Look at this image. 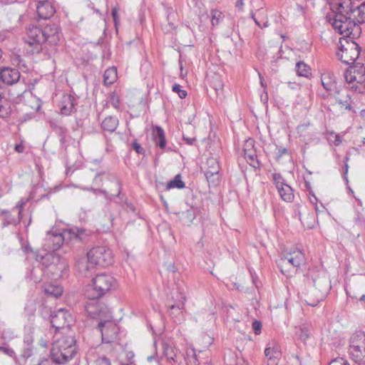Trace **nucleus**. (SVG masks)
I'll use <instances>...</instances> for the list:
<instances>
[{"label":"nucleus","mask_w":365,"mask_h":365,"mask_svg":"<svg viewBox=\"0 0 365 365\" xmlns=\"http://www.w3.org/2000/svg\"><path fill=\"white\" fill-rule=\"evenodd\" d=\"M59 29L56 24H49L43 29L37 26H30L24 38L26 43L33 47L31 52L38 53L41 50V45L44 42L49 44H57L61 39Z\"/></svg>","instance_id":"f257e3e1"},{"label":"nucleus","mask_w":365,"mask_h":365,"mask_svg":"<svg viewBox=\"0 0 365 365\" xmlns=\"http://www.w3.org/2000/svg\"><path fill=\"white\" fill-rule=\"evenodd\" d=\"M36 261L41 264L43 272L52 279H57L63 276L67 264L58 255L49 250L36 252Z\"/></svg>","instance_id":"f03ea898"},{"label":"nucleus","mask_w":365,"mask_h":365,"mask_svg":"<svg viewBox=\"0 0 365 365\" xmlns=\"http://www.w3.org/2000/svg\"><path fill=\"white\" fill-rule=\"evenodd\" d=\"M51 349V359L63 364L73 359L76 352V341L71 336L56 335Z\"/></svg>","instance_id":"7ed1b4c3"},{"label":"nucleus","mask_w":365,"mask_h":365,"mask_svg":"<svg viewBox=\"0 0 365 365\" xmlns=\"http://www.w3.org/2000/svg\"><path fill=\"white\" fill-rule=\"evenodd\" d=\"M117 287V281L113 276L106 274H97L91 283L86 286L84 294L88 299L95 300L106 296Z\"/></svg>","instance_id":"20e7f679"},{"label":"nucleus","mask_w":365,"mask_h":365,"mask_svg":"<svg viewBox=\"0 0 365 365\" xmlns=\"http://www.w3.org/2000/svg\"><path fill=\"white\" fill-rule=\"evenodd\" d=\"M327 21L331 24L334 29L339 34L355 39L360 36L361 27L350 16L341 14H329L327 16Z\"/></svg>","instance_id":"39448f33"},{"label":"nucleus","mask_w":365,"mask_h":365,"mask_svg":"<svg viewBox=\"0 0 365 365\" xmlns=\"http://www.w3.org/2000/svg\"><path fill=\"white\" fill-rule=\"evenodd\" d=\"M344 78L350 90L359 93H365V65L357 64L346 70Z\"/></svg>","instance_id":"423d86ee"},{"label":"nucleus","mask_w":365,"mask_h":365,"mask_svg":"<svg viewBox=\"0 0 365 365\" xmlns=\"http://www.w3.org/2000/svg\"><path fill=\"white\" fill-rule=\"evenodd\" d=\"M340 46L336 56L339 59L346 65L352 64L359 58L360 50L359 45L354 39L340 38Z\"/></svg>","instance_id":"0eeeda50"},{"label":"nucleus","mask_w":365,"mask_h":365,"mask_svg":"<svg viewBox=\"0 0 365 365\" xmlns=\"http://www.w3.org/2000/svg\"><path fill=\"white\" fill-rule=\"evenodd\" d=\"M349 354L358 364L365 363V333L358 331L350 338Z\"/></svg>","instance_id":"6e6552de"},{"label":"nucleus","mask_w":365,"mask_h":365,"mask_svg":"<svg viewBox=\"0 0 365 365\" xmlns=\"http://www.w3.org/2000/svg\"><path fill=\"white\" fill-rule=\"evenodd\" d=\"M88 259L93 265L107 267L113 264L112 250L106 246H96L88 252Z\"/></svg>","instance_id":"1a4fd4ad"},{"label":"nucleus","mask_w":365,"mask_h":365,"mask_svg":"<svg viewBox=\"0 0 365 365\" xmlns=\"http://www.w3.org/2000/svg\"><path fill=\"white\" fill-rule=\"evenodd\" d=\"M305 263L304 254L302 250L297 249L281 256L278 262V266L281 271L284 273L286 271L284 269H289L290 267L299 268Z\"/></svg>","instance_id":"9d476101"},{"label":"nucleus","mask_w":365,"mask_h":365,"mask_svg":"<svg viewBox=\"0 0 365 365\" xmlns=\"http://www.w3.org/2000/svg\"><path fill=\"white\" fill-rule=\"evenodd\" d=\"M98 329L101 333L102 342L109 344L113 342L117 339L118 327L113 320V317L110 313L105 318H101L98 324Z\"/></svg>","instance_id":"9b49d317"},{"label":"nucleus","mask_w":365,"mask_h":365,"mask_svg":"<svg viewBox=\"0 0 365 365\" xmlns=\"http://www.w3.org/2000/svg\"><path fill=\"white\" fill-rule=\"evenodd\" d=\"M186 297L185 293L178 292L175 297L171 299V303L168 304V314L175 323H182L185 320V304Z\"/></svg>","instance_id":"f8f14e48"},{"label":"nucleus","mask_w":365,"mask_h":365,"mask_svg":"<svg viewBox=\"0 0 365 365\" xmlns=\"http://www.w3.org/2000/svg\"><path fill=\"white\" fill-rule=\"evenodd\" d=\"M68 243V237L66 235V230L60 232L56 228H53L46 232L43 240V247L45 250L54 252L58 250L63 243Z\"/></svg>","instance_id":"ddd939ff"},{"label":"nucleus","mask_w":365,"mask_h":365,"mask_svg":"<svg viewBox=\"0 0 365 365\" xmlns=\"http://www.w3.org/2000/svg\"><path fill=\"white\" fill-rule=\"evenodd\" d=\"M51 324L56 329L69 327L73 321L71 315L65 309H59L51 314Z\"/></svg>","instance_id":"4468645a"},{"label":"nucleus","mask_w":365,"mask_h":365,"mask_svg":"<svg viewBox=\"0 0 365 365\" xmlns=\"http://www.w3.org/2000/svg\"><path fill=\"white\" fill-rule=\"evenodd\" d=\"M348 88H340L333 93H329L330 96L333 95L334 99L339 105L341 110L354 111L352 107V100L350 93H349Z\"/></svg>","instance_id":"2eb2a0df"},{"label":"nucleus","mask_w":365,"mask_h":365,"mask_svg":"<svg viewBox=\"0 0 365 365\" xmlns=\"http://www.w3.org/2000/svg\"><path fill=\"white\" fill-rule=\"evenodd\" d=\"M244 154L247 162L253 168H259L260 163L257 158V151L255 148V141L249 138L244 144Z\"/></svg>","instance_id":"dca6fc26"},{"label":"nucleus","mask_w":365,"mask_h":365,"mask_svg":"<svg viewBox=\"0 0 365 365\" xmlns=\"http://www.w3.org/2000/svg\"><path fill=\"white\" fill-rule=\"evenodd\" d=\"M328 292V286H325L321 289L313 287L309 293L307 294V298L304 299L306 303L312 307H315L321 301H323L326 297Z\"/></svg>","instance_id":"f3484780"},{"label":"nucleus","mask_w":365,"mask_h":365,"mask_svg":"<svg viewBox=\"0 0 365 365\" xmlns=\"http://www.w3.org/2000/svg\"><path fill=\"white\" fill-rule=\"evenodd\" d=\"M86 310L91 317L98 319L99 321H101V318H105L110 313L106 306H101L96 302L88 303L86 306Z\"/></svg>","instance_id":"a211bd4d"},{"label":"nucleus","mask_w":365,"mask_h":365,"mask_svg":"<svg viewBox=\"0 0 365 365\" xmlns=\"http://www.w3.org/2000/svg\"><path fill=\"white\" fill-rule=\"evenodd\" d=\"M38 16L42 19H48L56 13V8L51 0L38 3L36 5Z\"/></svg>","instance_id":"6ab92c4d"},{"label":"nucleus","mask_w":365,"mask_h":365,"mask_svg":"<svg viewBox=\"0 0 365 365\" xmlns=\"http://www.w3.org/2000/svg\"><path fill=\"white\" fill-rule=\"evenodd\" d=\"M333 14H341L342 15H349L354 14V8L352 6L351 0H337L331 4Z\"/></svg>","instance_id":"aec40b11"},{"label":"nucleus","mask_w":365,"mask_h":365,"mask_svg":"<svg viewBox=\"0 0 365 365\" xmlns=\"http://www.w3.org/2000/svg\"><path fill=\"white\" fill-rule=\"evenodd\" d=\"M321 81L324 88L327 91L330 92V93H333L336 90L340 88L337 86L336 76L332 72L329 71H325L322 74Z\"/></svg>","instance_id":"412c9836"},{"label":"nucleus","mask_w":365,"mask_h":365,"mask_svg":"<svg viewBox=\"0 0 365 365\" xmlns=\"http://www.w3.org/2000/svg\"><path fill=\"white\" fill-rule=\"evenodd\" d=\"M91 233V232L90 230L77 227L66 230V235H67L68 237L69 242L77 240L84 242L87 240Z\"/></svg>","instance_id":"4be33fe9"},{"label":"nucleus","mask_w":365,"mask_h":365,"mask_svg":"<svg viewBox=\"0 0 365 365\" xmlns=\"http://www.w3.org/2000/svg\"><path fill=\"white\" fill-rule=\"evenodd\" d=\"M20 73L16 68H4L0 71V79L3 83L12 85L19 81Z\"/></svg>","instance_id":"5701e85b"},{"label":"nucleus","mask_w":365,"mask_h":365,"mask_svg":"<svg viewBox=\"0 0 365 365\" xmlns=\"http://www.w3.org/2000/svg\"><path fill=\"white\" fill-rule=\"evenodd\" d=\"M108 178L113 181L115 184V186L116 187V195H109L106 190L102 189H93L91 188L90 190H93L94 193H101L105 195V197L106 200H113L115 197H117L118 198H120V193H121V184L120 181L117 179V178L113 175H108Z\"/></svg>","instance_id":"b1692460"},{"label":"nucleus","mask_w":365,"mask_h":365,"mask_svg":"<svg viewBox=\"0 0 365 365\" xmlns=\"http://www.w3.org/2000/svg\"><path fill=\"white\" fill-rule=\"evenodd\" d=\"M208 168L205 171V175L208 182H215L218 180L220 166L216 159L211 158L207 161Z\"/></svg>","instance_id":"393cba45"},{"label":"nucleus","mask_w":365,"mask_h":365,"mask_svg":"<svg viewBox=\"0 0 365 365\" xmlns=\"http://www.w3.org/2000/svg\"><path fill=\"white\" fill-rule=\"evenodd\" d=\"M162 347L167 359L173 362H176L178 350L174 346L173 341H163Z\"/></svg>","instance_id":"a878e982"},{"label":"nucleus","mask_w":365,"mask_h":365,"mask_svg":"<svg viewBox=\"0 0 365 365\" xmlns=\"http://www.w3.org/2000/svg\"><path fill=\"white\" fill-rule=\"evenodd\" d=\"M75 99L70 95L64 96L59 104L62 114L68 115L71 113L74 108Z\"/></svg>","instance_id":"bb28decb"},{"label":"nucleus","mask_w":365,"mask_h":365,"mask_svg":"<svg viewBox=\"0 0 365 365\" xmlns=\"http://www.w3.org/2000/svg\"><path fill=\"white\" fill-rule=\"evenodd\" d=\"M93 264L90 263L88 259V255L86 257H78L75 264V267L78 272L83 276H87V274L91 271Z\"/></svg>","instance_id":"cd10ccee"},{"label":"nucleus","mask_w":365,"mask_h":365,"mask_svg":"<svg viewBox=\"0 0 365 365\" xmlns=\"http://www.w3.org/2000/svg\"><path fill=\"white\" fill-rule=\"evenodd\" d=\"M118 125V119L115 116L106 117L101 123L102 128L108 132H114Z\"/></svg>","instance_id":"c85d7f7f"},{"label":"nucleus","mask_w":365,"mask_h":365,"mask_svg":"<svg viewBox=\"0 0 365 365\" xmlns=\"http://www.w3.org/2000/svg\"><path fill=\"white\" fill-rule=\"evenodd\" d=\"M11 110V103L0 95V118H8Z\"/></svg>","instance_id":"c756f323"},{"label":"nucleus","mask_w":365,"mask_h":365,"mask_svg":"<svg viewBox=\"0 0 365 365\" xmlns=\"http://www.w3.org/2000/svg\"><path fill=\"white\" fill-rule=\"evenodd\" d=\"M282 199L286 202H292L294 199L292 188L287 184L279 187L277 190Z\"/></svg>","instance_id":"7c9ffc66"},{"label":"nucleus","mask_w":365,"mask_h":365,"mask_svg":"<svg viewBox=\"0 0 365 365\" xmlns=\"http://www.w3.org/2000/svg\"><path fill=\"white\" fill-rule=\"evenodd\" d=\"M117 79V69L110 67L106 69L103 75V82L106 86L111 85Z\"/></svg>","instance_id":"2f4dec72"},{"label":"nucleus","mask_w":365,"mask_h":365,"mask_svg":"<svg viewBox=\"0 0 365 365\" xmlns=\"http://www.w3.org/2000/svg\"><path fill=\"white\" fill-rule=\"evenodd\" d=\"M154 140L155 144L160 148H164L165 147L166 140L165 133L163 128L159 126H157L154 131Z\"/></svg>","instance_id":"473e14b6"},{"label":"nucleus","mask_w":365,"mask_h":365,"mask_svg":"<svg viewBox=\"0 0 365 365\" xmlns=\"http://www.w3.org/2000/svg\"><path fill=\"white\" fill-rule=\"evenodd\" d=\"M46 274V273L43 272V268L38 266L33 267L30 270L29 273L27 274V277H29L30 279L35 282H39L43 281V277Z\"/></svg>","instance_id":"72a5a7b5"},{"label":"nucleus","mask_w":365,"mask_h":365,"mask_svg":"<svg viewBox=\"0 0 365 365\" xmlns=\"http://www.w3.org/2000/svg\"><path fill=\"white\" fill-rule=\"evenodd\" d=\"M44 292L48 296L58 298L61 295L63 289L62 287L58 285L49 284L45 286Z\"/></svg>","instance_id":"f704fd0d"},{"label":"nucleus","mask_w":365,"mask_h":365,"mask_svg":"<svg viewBox=\"0 0 365 365\" xmlns=\"http://www.w3.org/2000/svg\"><path fill=\"white\" fill-rule=\"evenodd\" d=\"M295 68L297 74L299 76L308 77L311 74L309 66L303 61L297 62Z\"/></svg>","instance_id":"c9c22d12"},{"label":"nucleus","mask_w":365,"mask_h":365,"mask_svg":"<svg viewBox=\"0 0 365 365\" xmlns=\"http://www.w3.org/2000/svg\"><path fill=\"white\" fill-rule=\"evenodd\" d=\"M185 182L182 181L180 175H177L173 180L168 182L166 189L170 190L171 188L182 189L185 187Z\"/></svg>","instance_id":"e433bc0d"},{"label":"nucleus","mask_w":365,"mask_h":365,"mask_svg":"<svg viewBox=\"0 0 365 365\" xmlns=\"http://www.w3.org/2000/svg\"><path fill=\"white\" fill-rule=\"evenodd\" d=\"M353 16L355 19L354 21L359 25L365 23V12L363 10L357 9L356 6L354 8V14H353Z\"/></svg>","instance_id":"4c0bfd02"},{"label":"nucleus","mask_w":365,"mask_h":365,"mask_svg":"<svg viewBox=\"0 0 365 365\" xmlns=\"http://www.w3.org/2000/svg\"><path fill=\"white\" fill-rule=\"evenodd\" d=\"M264 354L267 357L269 358V360H272V359L277 357L279 352L277 347H271L270 346H267L264 350Z\"/></svg>","instance_id":"58836bf2"},{"label":"nucleus","mask_w":365,"mask_h":365,"mask_svg":"<svg viewBox=\"0 0 365 365\" xmlns=\"http://www.w3.org/2000/svg\"><path fill=\"white\" fill-rule=\"evenodd\" d=\"M222 14L218 10L212 11V19L211 23L213 26L219 24L220 19H222Z\"/></svg>","instance_id":"ea45409f"},{"label":"nucleus","mask_w":365,"mask_h":365,"mask_svg":"<svg viewBox=\"0 0 365 365\" xmlns=\"http://www.w3.org/2000/svg\"><path fill=\"white\" fill-rule=\"evenodd\" d=\"M273 180L277 190L279 189V187L286 184L284 182V180L282 178L280 174H273Z\"/></svg>","instance_id":"a19ab883"},{"label":"nucleus","mask_w":365,"mask_h":365,"mask_svg":"<svg viewBox=\"0 0 365 365\" xmlns=\"http://www.w3.org/2000/svg\"><path fill=\"white\" fill-rule=\"evenodd\" d=\"M172 90L173 92L177 93L179 97L182 99L187 96V92L185 90L181 89V86L178 83H175L173 86Z\"/></svg>","instance_id":"79ce46f5"},{"label":"nucleus","mask_w":365,"mask_h":365,"mask_svg":"<svg viewBox=\"0 0 365 365\" xmlns=\"http://www.w3.org/2000/svg\"><path fill=\"white\" fill-rule=\"evenodd\" d=\"M329 365H350L349 361L343 357H337L331 360Z\"/></svg>","instance_id":"37998d69"},{"label":"nucleus","mask_w":365,"mask_h":365,"mask_svg":"<svg viewBox=\"0 0 365 365\" xmlns=\"http://www.w3.org/2000/svg\"><path fill=\"white\" fill-rule=\"evenodd\" d=\"M19 241L21 246V250L26 254L33 252V250L29 243H26L24 240L20 237Z\"/></svg>","instance_id":"c03bdc74"},{"label":"nucleus","mask_w":365,"mask_h":365,"mask_svg":"<svg viewBox=\"0 0 365 365\" xmlns=\"http://www.w3.org/2000/svg\"><path fill=\"white\" fill-rule=\"evenodd\" d=\"M299 331L300 333L299 334V336L301 340L305 341L309 337L310 332L307 327H301Z\"/></svg>","instance_id":"a18cd8bd"},{"label":"nucleus","mask_w":365,"mask_h":365,"mask_svg":"<svg viewBox=\"0 0 365 365\" xmlns=\"http://www.w3.org/2000/svg\"><path fill=\"white\" fill-rule=\"evenodd\" d=\"M95 365H111L110 361L106 356L99 357L95 361Z\"/></svg>","instance_id":"49530a36"},{"label":"nucleus","mask_w":365,"mask_h":365,"mask_svg":"<svg viewBox=\"0 0 365 365\" xmlns=\"http://www.w3.org/2000/svg\"><path fill=\"white\" fill-rule=\"evenodd\" d=\"M252 329L255 334H259L262 329V323L259 321L255 320L252 322Z\"/></svg>","instance_id":"de8ad7c7"},{"label":"nucleus","mask_w":365,"mask_h":365,"mask_svg":"<svg viewBox=\"0 0 365 365\" xmlns=\"http://www.w3.org/2000/svg\"><path fill=\"white\" fill-rule=\"evenodd\" d=\"M132 147L133 150L138 154H143L145 152V150L137 142H134L132 145Z\"/></svg>","instance_id":"09e8293b"},{"label":"nucleus","mask_w":365,"mask_h":365,"mask_svg":"<svg viewBox=\"0 0 365 365\" xmlns=\"http://www.w3.org/2000/svg\"><path fill=\"white\" fill-rule=\"evenodd\" d=\"M288 153V150L285 148H279L277 153V159L279 160L283 155Z\"/></svg>","instance_id":"8fccbe9b"},{"label":"nucleus","mask_w":365,"mask_h":365,"mask_svg":"<svg viewBox=\"0 0 365 365\" xmlns=\"http://www.w3.org/2000/svg\"><path fill=\"white\" fill-rule=\"evenodd\" d=\"M0 351H2L4 353L10 356H12L14 354V350L8 347L0 346Z\"/></svg>","instance_id":"3c124183"},{"label":"nucleus","mask_w":365,"mask_h":365,"mask_svg":"<svg viewBox=\"0 0 365 365\" xmlns=\"http://www.w3.org/2000/svg\"><path fill=\"white\" fill-rule=\"evenodd\" d=\"M112 16H113V21H114V24H115V26H117L118 25V9L116 8H113L112 9Z\"/></svg>","instance_id":"603ef678"},{"label":"nucleus","mask_w":365,"mask_h":365,"mask_svg":"<svg viewBox=\"0 0 365 365\" xmlns=\"http://www.w3.org/2000/svg\"><path fill=\"white\" fill-rule=\"evenodd\" d=\"M14 150L19 153H22L24 152L25 147L22 143L16 144L15 145Z\"/></svg>","instance_id":"864d4df0"},{"label":"nucleus","mask_w":365,"mask_h":365,"mask_svg":"<svg viewBox=\"0 0 365 365\" xmlns=\"http://www.w3.org/2000/svg\"><path fill=\"white\" fill-rule=\"evenodd\" d=\"M351 287H349V289H348L347 288L346 289V294L348 295L349 297H351V298H354V299H357L358 297L357 295L353 292L352 293V290H351Z\"/></svg>","instance_id":"5fc2aeb1"},{"label":"nucleus","mask_w":365,"mask_h":365,"mask_svg":"<svg viewBox=\"0 0 365 365\" xmlns=\"http://www.w3.org/2000/svg\"><path fill=\"white\" fill-rule=\"evenodd\" d=\"M183 140L185 142H186V143L188 144V145H192L193 143L195 141V138L186 137V136L183 135Z\"/></svg>","instance_id":"6e6d98bb"},{"label":"nucleus","mask_w":365,"mask_h":365,"mask_svg":"<svg viewBox=\"0 0 365 365\" xmlns=\"http://www.w3.org/2000/svg\"><path fill=\"white\" fill-rule=\"evenodd\" d=\"M112 200H107L106 203V205H105V207H104V210L106 212H108V214H109V216L110 217H112L111 214H110V202Z\"/></svg>","instance_id":"4d7b16f0"},{"label":"nucleus","mask_w":365,"mask_h":365,"mask_svg":"<svg viewBox=\"0 0 365 365\" xmlns=\"http://www.w3.org/2000/svg\"><path fill=\"white\" fill-rule=\"evenodd\" d=\"M187 356H192L195 359V360L197 361L196 353H195V349L191 348L190 350L187 351Z\"/></svg>","instance_id":"13d9d810"},{"label":"nucleus","mask_w":365,"mask_h":365,"mask_svg":"<svg viewBox=\"0 0 365 365\" xmlns=\"http://www.w3.org/2000/svg\"><path fill=\"white\" fill-rule=\"evenodd\" d=\"M38 365H50V360L44 359L39 362Z\"/></svg>","instance_id":"bf43d9fd"},{"label":"nucleus","mask_w":365,"mask_h":365,"mask_svg":"<svg viewBox=\"0 0 365 365\" xmlns=\"http://www.w3.org/2000/svg\"><path fill=\"white\" fill-rule=\"evenodd\" d=\"M341 143V140L339 135H336L335 140H334V145L336 146H339Z\"/></svg>","instance_id":"052dcab7"},{"label":"nucleus","mask_w":365,"mask_h":365,"mask_svg":"<svg viewBox=\"0 0 365 365\" xmlns=\"http://www.w3.org/2000/svg\"><path fill=\"white\" fill-rule=\"evenodd\" d=\"M356 7L357 9H360L365 12V1L362 2L360 5L357 6Z\"/></svg>","instance_id":"680f3d73"},{"label":"nucleus","mask_w":365,"mask_h":365,"mask_svg":"<svg viewBox=\"0 0 365 365\" xmlns=\"http://www.w3.org/2000/svg\"><path fill=\"white\" fill-rule=\"evenodd\" d=\"M32 117H33V116H32V115H31V114H26V115H24L23 116V118H24V121H26V120H29V119L32 118Z\"/></svg>","instance_id":"e2e57ef3"},{"label":"nucleus","mask_w":365,"mask_h":365,"mask_svg":"<svg viewBox=\"0 0 365 365\" xmlns=\"http://www.w3.org/2000/svg\"><path fill=\"white\" fill-rule=\"evenodd\" d=\"M23 205H24V203L22 202L20 205H17L16 206V207H19V216L20 219H21V210H22V208H23Z\"/></svg>","instance_id":"0e129e2a"},{"label":"nucleus","mask_w":365,"mask_h":365,"mask_svg":"<svg viewBox=\"0 0 365 365\" xmlns=\"http://www.w3.org/2000/svg\"><path fill=\"white\" fill-rule=\"evenodd\" d=\"M344 168H345V170H344V174H347L348 173V169H349V165L346 163H345V165H344Z\"/></svg>","instance_id":"69168bd1"},{"label":"nucleus","mask_w":365,"mask_h":365,"mask_svg":"<svg viewBox=\"0 0 365 365\" xmlns=\"http://www.w3.org/2000/svg\"><path fill=\"white\" fill-rule=\"evenodd\" d=\"M99 177H100V174L97 175L96 177L94 179V183L97 184L98 183V179H99Z\"/></svg>","instance_id":"338daca9"},{"label":"nucleus","mask_w":365,"mask_h":365,"mask_svg":"<svg viewBox=\"0 0 365 365\" xmlns=\"http://www.w3.org/2000/svg\"><path fill=\"white\" fill-rule=\"evenodd\" d=\"M360 301H364L365 300V293L362 294L361 297H359Z\"/></svg>","instance_id":"774afa93"}]
</instances>
